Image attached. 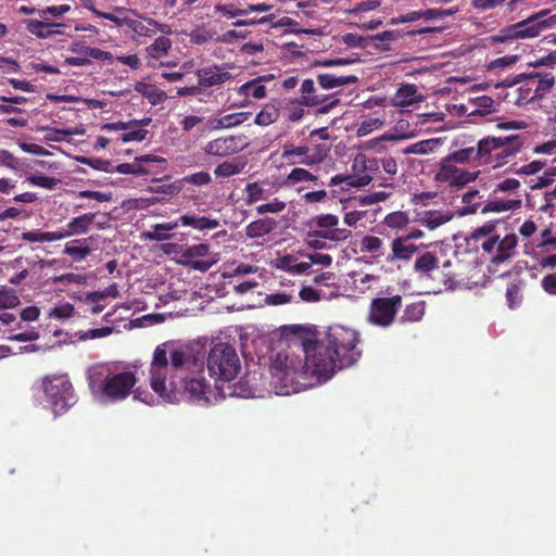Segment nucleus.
Wrapping results in <instances>:
<instances>
[{
  "mask_svg": "<svg viewBox=\"0 0 556 556\" xmlns=\"http://www.w3.org/2000/svg\"><path fill=\"white\" fill-rule=\"evenodd\" d=\"M355 330L330 326L321 338L305 345V363L301 357L279 352L274 357L269 374V389L262 375L253 371L231 387L230 396L262 397L265 391L277 395L299 393L332 378L338 369L357 362L361 350Z\"/></svg>",
  "mask_w": 556,
  "mask_h": 556,
  "instance_id": "f257e3e1",
  "label": "nucleus"
},
{
  "mask_svg": "<svg viewBox=\"0 0 556 556\" xmlns=\"http://www.w3.org/2000/svg\"><path fill=\"white\" fill-rule=\"evenodd\" d=\"M205 359L208 374L220 381H232L241 369L236 349L225 342L211 346L210 351L195 343L165 341L153 351L149 366V383L164 402L175 404L182 400L207 402L211 383L205 377Z\"/></svg>",
  "mask_w": 556,
  "mask_h": 556,
  "instance_id": "f03ea898",
  "label": "nucleus"
},
{
  "mask_svg": "<svg viewBox=\"0 0 556 556\" xmlns=\"http://www.w3.org/2000/svg\"><path fill=\"white\" fill-rule=\"evenodd\" d=\"M87 381L93 400L101 405H113L128 399L138 378L132 370H118L109 364H96L87 371Z\"/></svg>",
  "mask_w": 556,
  "mask_h": 556,
  "instance_id": "7ed1b4c3",
  "label": "nucleus"
},
{
  "mask_svg": "<svg viewBox=\"0 0 556 556\" xmlns=\"http://www.w3.org/2000/svg\"><path fill=\"white\" fill-rule=\"evenodd\" d=\"M39 391L43 395V404L55 415L65 413L76 402L73 386L66 375L43 377Z\"/></svg>",
  "mask_w": 556,
  "mask_h": 556,
  "instance_id": "20e7f679",
  "label": "nucleus"
},
{
  "mask_svg": "<svg viewBox=\"0 0 556 556\" xmlns=\"http://www.w3.org/2000/svg\"><path fill=\"white\" fill-rule=\"evenodd\" d=\"M70 4L49 5L38 10V18H27L24 21L27 31L39 38L48 39L53 36L64 34L65 24L58 22L71 11Z\"/></svg>",
  "mask_w": 556,
  "mask_h": 556,
  "instance_id": "39448f33",
  "label": "nucleus"
},
{
  "mask_svg": "<svg viewBox=\"0 0 556 556\" xmlns=\"http://www.w3.org/2000/svg\"><path fill=\"white\" fill-rule=\"evenodd\" d=\"M86 8L97 16L111 21L118 27H129L139 36L152 37L156 34L157 30L161 33L170 31L167 25L159 24L153 20H148L147 24H144L138 20L131 18L129 16L130 11L122 7H115L112 12L100 11L93 5H86Z\"/></svg>",
  "mask_w": 556,
  "mask_h": 556,
  "instance_id": "423d86ee",
  "label": "nucleus"
},
{
  "mask_svg": "<svg viewBox=\"0 0 556 556\" xmlns=\"http://www.w3.org/2000/svg\"><path fill=\"white\" fill-rule=\"evenodd\" d=\"M378 161L369 159L364 153H358L352 161L351 174L336 175L331 177L329 185L345 184L349 187H365L372 180L371 174L378 170Z\"/></svg>",
  "mask_w": 556,
  "mask_h": 556,
  "instance_id": "0eeeda50",
  "label": "nucleus"
},
{
  "mask_svg": "<svg viewBox=\"0 0 556 556\" xmlns=\"http://www.w3.org/2000/svg\"><path fill=\"white\" fill-rule=\"evenodd\" d=\"M518 237L516 233L506 232L504 236L498 233L494 238H489L481 244L483 255L493 265H501L511 260L517 253Z\"/></svg>",
  "mask_w": 556,
  "mask_h": 556,
  "instance_id": "6e6552de",
  "label": "nucleus"
},
{
  "mask_svg": "<svg viewBox=\"0 0 556 556\" xmlns=\"http://www.w3.org/2000/svg\"><path fill=\"white\" fill-rule=\"evenodd\" d=\"M480 174L481 170L470 172L443 157L438 163L434 180L452 188H463L468 184L475 182Z\"/></svg>",
  "mask_w": 556,
  "mask_h": 556,
  "instance_id": "1a4fd4ad",
  "label": "nucleus"
},
{
  "mask_svg": "<svg viewBox=\"0 0 556 556\" xmlns=\"http://www.w3.org/2000/svg\"><path fill=\"white\" fill-rule=\"evenodd\" d=\"M250 144L245 135H230L212 139L202 148L203 153L212 157H226L237 154Z\"/></svg>",
  "mask_w": 556,
  "mask_h": 556,
  "instance_id": "9d476101",
  "label": "nucleus"
},
{
  "mask_svg": "<svg viewBox=\"0 0 556 556\" xmlns=\"http://www.w3.org/2000/svg\"><path fill=\"white\" fill-rule=\"evenodd\" d=\"M401 304L400 295L374 299L369 307L368 321L382 328L391 326Z\"/></svg>",
  "mask_w": 556,
  "mask_h": 556,
  "instance_id": "9b49d317",
  "label": "nucleus"
},
{
  "mask_svg": "<svg viewBox=\"0 0 556 556\" xmlns=\"http://www.w3.org/2000/svg\"><path fill=\"white\" fill-rule=\"evenodd\" d=\"M547 13L548 11L543 10L521 22L511 24L515 40L536 38L542 34V31L555 24L556 15H553L547 20H541Z\"/></svg>",
  "mask_w": 556,
  "mask_h": 556,
  "instance_id": "f8f14e48",
  "label": "nucleus"
},
{
  "mask_svg": "<svg viewBox=\"0 0 556 556\" xmlns=\"http://www.w3.org/2000/svg\"><path fill=\"white\" fill-rule=\"evenodd\" d=\"M217 253L210 252V245L206 243H198L187 247L181 252L180 263L200 271L208 270L214 264L218 262Z\"/></svg>",
  "mask_w": 556,
  "mask_h": 556,
  "instance_id": "ddd939ff",
  "label": "nucleus"
},
{
  "mask_svg": "<svg viewBox=\"0 0 556 556\" xmlns=\"http://www.w3.org/2000/svg\"><path fill=\"white\" fill-rule=\"evenodd\" d=\"M316 228L313 229L320 238H326L330 243L345 241L352 235L351 230L340 228L339 217L333 214H321L314 219Z\"/></svg>",
  "mask_w": 556,
  "mask_h": 556,
  "instance_id": "4468645a",
  "label": "nucleus"
},
{
  "mask_svg": "<svg viewBox=\"0 0 556 556\" xmlns=\"http://www.w3.org/2000/svg\"><path fill=\"white\" fill-rule=\"evenodd\" d=\"M199 85L203 88L218 87L232 78L226 65H210L197 72Z\"/></svg>",
  "mask_w": 556,
  "mask_h": 556,
  "instance_id": "2eb2a0df",
  "label": "nucleus"
},
{
  "mask_svg": "<svg viewBox=\"0 0 556 556\" xmlns=\"http://www.w3.org/2000/svg\"><path fill=\"white\" fill-rule=\"evenodd\" d=\"M498 138L500 137L488 136L477 142L475 147L476 165L490 166L495 169Z\"/></svg>",
  "mask_w": 556,
  "mask_h": 556,
  "instance_id": "dca6fc26",
  "label": "nucleus"
},
{
  "mask_svg": "<svg viewBox=\"0 0 556 556\" xmlns=\"http://www.w3.org/2000/svg\"><path fill=\"white\" fill-rule=\"evenodd\" d=\"M281 157L289 161L291 164L313 166L321 163L325 159V155L321 153L311 154L309 149L304 146H286L283 147Z\"/></svg>",
  "mask_w": 556,
  "mask_h": 556,
  "instance_id": "f3484780",
  "label": "nucleus"
},
{
  "mask_svg": "<svg viewBox=\"0 0 556 556\" xmlns=\"http://www.w3.org/2000/svg\"><path fill=\"white\" fill-rule=\"evenodd\" d=\"M425 100L418 87L413 84H402L391 99V104L402 111L420 103Z\"/></svg>",
  "mask_w": 556,
  "mask_h": 556,
  "instance_id": "a211bd4d",
  "label": "nucleus"
},
{
  "mask_svg": "<svg viewBox=\"0 0 556 556\" xmlns=\"http://www.w3.org/2000/svg\"><path fill=\"white\" fill-rule=\"evenodd\" d=\"M522 143L517 136L498 138L495 169L506 165L514 156L521 151Z\"/></svg>",
  "mask_w": 556,
  "mask_h": 556,
  "instance_id": "6ab92c4d",
  "label": "nucleus"
},
{
  "mask_svg": "<svg viewBox=\"0 0 556 556\" xmlns=\"http://www.w3.org/2000/svg\"><path fill=\"white\" fill-rule=\"evenodd\" d=\"M380 277L365 271H351L346 278L348 287L355 293L364 294L378 286Z\"/></svg>",
  "mask_w": 556,
  "mask_h": 556,
  "instance_id": "aec40b11",
  "label": "nucleus"
},
{
  "mask_svg": "<svg viewBox=\"0 0 556 556\" xmlns=\"http://www.w3.org/2000/svg\"><path fill=\"white\" fill-rule=\"evenodd\" d=\"M96 217L97 213H86L72 218L66 224V226L60 230L62 233V239L87 233L90 230Z\"/></svg>",
  "mask_w": 556,
  "mask_h": 556,
  "instance_id": "412c9836",
  "label": "nucleus"
},
{
  "mask_svg": "<svg viewBox=\"0 0 556 556\" xmlns=\"http://www.w3.org/2000/svg\"><path fill=\"white\" fill-rule=\"evenodd\" d=\"M455 217V213L451 210H429L419 214L418 223L428 228L434 230L442 225L451 222Z\"/></svg>",
  "mask_w": 556,
  "mask_h": 556,
  "instance_id": "4be33fe9",
  "label": "nucleus"
},
{
  "mask_svg": "<svg viewBox=\"0 0 556 556\" xmlns=\"http://www.w3.org/2000/svg\"><path fill=\"white\" fill-rule=\"evenodd\" d=\"M417 250L418 247L409 242L407 238L397 237L391 243V253L387 256V262L409 261Z\"/></svg>",
  "mask_w": 556,
  "mask_h": 556,
  "instance_id": "5701e85b",
  "label": "nucleus"
},
{
  "mask_svg": "<svg viewBox=\"0 0 556 556\" xmlns=\"http://www.w3.org/2000/svg\"><path fill=\"white\" fill-rule=\"evenodd\" d=\"M172 49V41L167 37H157L150 46L146 48L149 65L155 67L157 63L164 65L161 61L164 56L168 55Z\"/></svg>",
  "mask_w": 556,
  "mask_h": 556,
  "instance_id": "b1692460",
  "label": "nucleus"
},
{
  "mask_svg": "<svg viewBox=\"0 0 556 556\" xmlns=\"http://www.w3.org/2000/svg\"><path fill=\"white\" fill-rule=\"evenodd\" d=\"M414 270L420 278H431L440 271L439 258L432 252H425L414 263Z\"/></svg>",
  "mask_w": 556,
  "mask_h": 556,
  "instance_id": "393cba45",
  "label": "nucleus"
},
{
  "mask_svg": "<svg viewBox=\"0 0 556 556\" xmlns=\"http://www.w3.org/2000/svg\"><path fill=\"white\" fill-rule=\"evenodd\" d=\"M522 78L528 79L533 85L536 83L532 97H538L539 99L548 93L555 85V77L551 73L542 74L536 72L529 75H520L517 81L520 83Z\"/></svg>",
  "mask_w": 556,
  "mask_h": 556,
  "instance_id": "a878e982",
  "label": "nucleus"
},
{
  "mask_svg": "<svg viewBox=\"0 0 556 556\" xmlns=\"http://www.w3.org/2000/svg\"><path fill=\"white\" fill-rule=\"evenodd\" d=\"M464 269V264H462L457 258L454 261H445L441 269L444 285L453 287L454 285L462 283L465 279Z\"/></svg>",
  "mask_w": 556,
  "mask_h": 556,
  "instance_id": "bb28decb",
  "label": "nucleus"
},
{
  "mask_svg": "<svg viewBox=\"0 0 556 556\" xmlns=\"http://www.w3.org/2000/svg\"><path fill=\"white\" fill-rule=\"evenodd\" d=\"M179 224L182 226L191 227L199 231L214 230L220 226L217 218L210 216H199L194 214H186L179 217Z\"/></svg>",
  "mask_w": 556,
  "mask_h": 556,
  "instance_id": "cd10ccee",
  "label": "nucleus"
},
{
  "mask_svg": "<svg viewBox=\"0 0 556 556\" xmlns=\"http://www.w3.org/2000/svg\"><path fill=\"white\" fill-rule=\"evenodd\" d=\"M442 144L443 140L441 138H430L407 146L402 150V153L405 155H430L437 153Z\"/></svg>",
  "mask_w": 556,
  "mask_h": 556,
  "instance_id": "c85d7f7f",
  "label": "nucleus"
},
{
  "mask_svg": "<svg viewBox=\"0 0 556 556\" xmlns=\"http://www.w3.org/2000/svg\"><path fill=\"white\" fill-rule=\"evenodd\" d=\"M245 202L253 204L267 200L273 194V187L267 181L248 184L244 189Z\"/></svg>",
  "mask_w": 556,
  "mask_h": 556,
  "instance_id": "c756f323",
  "label": "nucleus"
},
{
  "mask_svg": "<svg viewBox=\"0 0 556 556\" xmlns=\"http://www.w3.org/2000/svg\"><path fill=\"white\" fill-rule=\"evenodd\" d=\"M135 90L146 98L151 105L161 104L167 99V96L163 90L147 80L138 81L135 85Z\"/></svg>",
  "mask_w": 556,
  "mask_h": 556,
  "instance_id": "7c9ffc66",
  "label": "nucleus"
},
{
  "mask_svg": "<svg viewBox=\"0 0 556 556\" xmlns=\"http://www.w3.org/2000/svg\"><path fill=\"white\" fill-rule=\"evenodd\" d=\"M277 227V222L271 218H261L250 223L245 227V235L251 239H264Z\"/></svg>",
  "mask_w": 556,
  "mask_h": 556,
  "instance_id": "2f4dec72",
  "label": "nucleus"
},
{
  "mask_svg": "<svg viewBox=\"0 0 556 556\" xmlns=\"http://www.w3.org/2000/svg\"><path fill=\"white\" fill-rule=\"evenodd\" d=\"M265 77H257L249 80L236 89L237 93L245 99H264L267 96V88L264 85Z\"/></svg>",
  "mask_w": 556,
  "mask_h": 556,
  "instance_id": "473e14b6",
  "label": "nucleus"
},
{
  "mask_svg": "<svg viewBox=\"0 0 556 556\" xmlns=\"http://www.w3.org/2000/svg\"><path fill=\"white\" fill-rule=\"evenodd\" d=\"M300 103L304 106L311 108L321 105L318 109V113L326 114L336 105H338L339 100L337 98H333L332 96L316 93L314 96L301 97Z\"/></svg>",
  "mask_w": 556,
  "mask_h": 556,
  "instance_id": "72a5a7b5",
  "label": "nucleus"
},
{
  "mask_svg": "<svg viewBox=\"0 0 556 556\" xmlns=\"http://www.w3.org/2000/svg\"><path fill=\"white\" fill-rule=\"evenodd\" d=\"M179 225V219L170 223L155 224L151 227V230L143 232L142 237L151 241H165L170 239V231L178 228Z\"/></svg>",
  "mask_w": 556,
  "mask_h": 556,
  "instance_id": "f704fd0d",
  "label": "nucleus"
},
{
  "mask_svg": "<svg viewBox=\"0 0 556 556\" xmlns=\"http://www.w3.org/2000/svg\"><path fill=\"white\" fill-rule=\"evenodd\" d=\"M300 257L303 256L300 255L299 253L296 255H285L279 260V266L280 268L293 275L304 274L309 269V263H307V258L300 261Z\"/></svg>",
  "mask_w": 556,
  "mask_h": 556,
  "instance_id": "c9c22d12",
  "label": "nucleus"
},
{
  "mask_svg": "<svg viewBox=\"0 0 556 556\" xmlns=\"http://www.w3.org/2000/svg\"><path fill=\"white\" fill-rule=\"evenodd\" d=\"M358 78L354 75L337 76L333 74H319L317 81L323 89H334L350 84H354Z\"/></svg>",
  "mask_w": 556,
  "mask_h": 556,
  "instance_id": "e433bc0d",
  "label": "nucleus"
},
{
  "mask_svg": "<svg viewBox=\"0 0 556 556\" xmlns=\"http://www.w3.org/2000/svg\"><path fill=\"white\" fill-rule=\"evenodd\" d=\"M521 206L520 199H495L489 201L481 210L483 214L485 213H502L507 211H514Z\"/></svg>",
  "mask_w": 556,
  "mask_h": 556,
  "instance_id": "4c0bfd02",
  "label": "nucleus"
},
{
  "mask_svg": "<svg viewBox=\"0 0 556 556\" xmlns=\"http://www.w3.org/2000/svg\"><path fill=\"white\" fill-rule=\"evenodd\" d=\"M280 115L279 106L276 102L270 101L266 103L263 109L256 114L254 123L258 126H269L274 124Z\"/></svg>",
  "mask_w": 556,
  "mask_h": 556,
  "instance_id": "58836bf2",
  "label": "nucleus"
},
{
  "mask_svg": "<svg viewBox=\"0 0 556 556\" xmlns=\"http://www.w3.org/2000/svg\"><path fill=\"white\" fill-rule=\"evenodd\" d=\"M90 240L91 238L72 240L65 245L64 253L75 261H83L91 253V249L88 245Z\"/></svg>",
  "mask_w": 556,
  "mask_h": 556,
  "instance_id": "ea45409f",
  "label": "nucleus"
},
{
  "mask_svg": "<svg viewBox=\"0 0 556 556\" xmlns=\"http://www.w3.org/2000/svg\"><path fill=\"white\" fill-rule=\"evenodd\" d=\"M500 225V220H490L484 223L482 226L477 227L471 232V239L475 243L481 244L486 241L489 238H494L498 235L496 231L497 226Z\"/></svg>",
  "mask_w": 556,
  "mask_h": 556,
  "instance_id": "a19ab883",
  "label": "nucleus"
},
{
  "mask_svg": "<svg viewBox=\"0 0 556 556\" xmlns=\"http://www.w3.org/2000/svg\"><path fill=\"white\" fill-rule=\"evenodd\" d=\"M359 250L362 253H368L374 257L384 255L383 241L376 236H365L359 241Z\"/></svg>",
  "mask_w": 556,
  "mask_h": 556,
  "instance_id": "79ce46f5",
  "label": "nucleus"
},
{
  "mask_svg": "<svg viewBox=\"0 0 556 556\" xmlns=\"http://www.w3.org/2000/svg\"><path fill=\"white\" fill-rule=\"evenodd\" d=\"M481 199L482 195L478 190H469L465 192L462 195V202L464 203V206L459 208L458 215L465 216L476 213L481 203Z\"/></svg>",
  "mask_w": 556,
  "mask_h": 556,
  "instance_id": "37998d69",
  "label": "nucleus"
},
{
  "mask_svg": "<svg viewBox=\"0 0 556 556\" xmlns=\"http://www.w3.org/2000/svg\"><path fill=\"white\" fill-rule=\"evenodd\" d=\"M21 239L27 242H53L62 240V233L58 231H25L21 235Z\"/></svg>",
  "mask_w": 556,
  "mask_h": 556,
  "instance_id": "c03bdc74",
  "label": "nucleus"
},
{
  "mask_svg": "<svg viewBox=\"0 0 556 556\" xmlns=\"http://www.w3.org/2000/svg\"><path fill=\"white\" fill-rule=\"evenodd\" d=\"M165 160L161 156L146 154L141 156H137L132 162L134 169H136L134 175H150L152 174V169L150 168V164L152 163H164Z\"/></svg>",
  "mask_w": 556,
  "mask_h": 556,
  "instance_id": "a18cd8bd",
  "label": "nucleus"
},
{
  "mask_svg": "<svg viewBox=\"0 0 556 556\" xmlns=\"http://www.w3.org/2000/svg\"><path fill=\"white\" fill-rule=\"evenodd\" d=\"M318 180L317 176L313 175L312 173H309L308 170L304 169V168H301V167H296V168H293L289 175L286 177L285 181H283V185L287 186V187H294L296 184H300V182H314L316 184Z\"/></svg>",
  "mask_w": 556,
  "mask_h": 556,
  "instance_id": "49530a36",
  "label": "nucleus"
},
{
  "mask_svg": "<svg viewBox=\"0 0 556 556\" xmlns=\"http://www.w3.org/2000/svg\"><path fill=\"white\" fill-rule=\"evenodd\" d=\"M20 304L21 300L14 289L8 286H0V311L13 309Z\"/></svg>",
  "mask_w": 556,
  "mask_h": 556,
  "instance_id": "de8ad7c7",
  "label": "nucleus"
},
{
  "mask_svg": "<svg viewBox=\"0 0 556 556\" xmlns=\"http://www.w3.org/2000/svg\"><path fill=\"white\" fill-rule=\"evenodd\" d=\"M245 167L244 162H232V161H226L220 164H218L215 169L214 174L216 177L219 178H228L235 175L240 174Z\"/></svg>",
  "mask_w": 556,
  "mask_h": 556,
  "instance_id": "09e8293b",
  "label": "nucleus"
},
{
  "mask_svg": "<svg viewBox=\"0 0 556 556\" xmlns=\"http://www.w3.org/2000/svg\"><path fill=\"white\" fill-rule=\"evenodd\" d=\"M445 157L447 160H450L451 162H453L454 164H456L457 166H458V164L459 165L468 164L470 161H473L476 163L475 147H468V148L455 150V151L448 153Z\"/></svg>",
  "mask_w": 556,
  "mask_h": 556,
  "instance_id": "8fccbe9b",
  "label": "nucleus"
},
{
  "mask_svg": "<svg viewBox=\"0 0 556 556\" xmlns=\"http://www.w3.org/2000/svg\"><path fill=\"white\" fill-rule=\"evenodd\" d=\"M384 124H386V118L383 116H380V117L375 116V117L366 118L358 125L356 135L358 137L367 136V135L371 134L372 131L382 128L384 126Z\"/></svg>",
  "mask_w": 556,
  "mask_h": 556,
  "instance_id": "3c124183",
  "label": "nucleus"
},
{
  "mask_svg": "<svg viewBox=\"0 0 556 556\" xmlns=\"http://www.w3.org/2000/svg\"><path fill=\"white\" fill-rule=\"evenodd\" d=\"M75 307L68 302L56 304L48 312V317L51 319L64 320L73 316Z\"/></svg>",
  "mask_w": 556,
  "mask_h": 556,
  "instance_id": "603ef678",
  "label": "nucleus"
},
{
  "mask_svg": "<svg viewBox=\"0 0 556 556\" xmlns=\"http://www.w3.org/2000/svg\"><path fill=\"white\" fill-rule=\"evenodd\" d=\"M30 185L48 190L54 189L60 182L59 179L42 174H34L27 177Z\"/></svg>",
  "mask_w": 556,
  "mask_h": 556,
  "instance_id": "864d4df0",
  "label": "nucleus"
},
{
  "mask_svg": "<svg viewBox=\"0 0 556 556\" xmlns=\"http://www.w3.org/2000/svg\"><path fill=\"white\" fill-rule=\"evenodd\" d=\"M401 137L395 135H382L379 138H375L371 140H368L364 143V148L367 150H372L377 153H383L387 150V147L383 144V141L386 140H397ZM402 138H405L404 136Z\"/></svg>",
  "mask_w": 556,
  "mask_h": 556,
  "instance_id": "5fc2aeb1",
  "label": "nucleus"
},
{
  "mask_svg": "<svg viewBox=\"0 0 556 556\" xmlns=\"http://www.w3.org/2000/svg\"><path fill=\"white\" fill-rule=\"evenodd\" d=\"M424 315L425 304L424 302H417L406 306L403 319L406 321H419Z\"/></svg>",
  "mask_w": 556,
  "mask_h": 556,
  "instance_id": "6e6d98bb",
  "label": "nucleus"
},
{
  "mask_svg": "<svg viewBox=\"0 0 556 556\" xmlns=\"http://www.w3.org/2000/svg\"><path fill=\"white\" fill-rule=\"evenodd\" d=\"M300 255H302L304 258H307V263H309V268L312 265H319L323 267H329L332 264V257L329 254L326 253H302L299 252Z\"/></svg>",
  "mask_w": 556,
  "mask_h": 556,
  "instance_id": "4d7b16f0",
  "label": "nucleus"
},
{
  "mask_svg": "<svg viewBox=\"0 0 556 556\" xmlns=\"http://www.w3.org/2000/svg\"><path fill=\"white\" fill-rule=\"evenodd\" d=\"M518 60H519L518 55H515V54L504 55V56H501V58H497V59L493 60L489 64V70H491V71H496V70L503 71V70H506V68H510V67H513L518 62Z\"/></svg>",
  "mask_w": 556,
  "mask_h": 556,
  "instance_id": "13d9d810",
  "label": "nucleus"
},
{
  "mask_svg": "<svg viewBox=\"0 0 556 556\" xmlns=\"http://www.w3.org/2000/svg\"><path fill=\"white\" fill-rule=\"evenodd\" d=\"M307 247L315 250H324L330 248V242L326 238H320L317 232L309 230L304 239Z\"/></svg>",
  "mask_w": 556,
  "mask_h": 556,
  "instance_id": "bf43d9fd",
  "label": "nucleus"
},
{
  "mask_svg": "<svg viewBox=\"0 0 556 556\" xmlns=\"http://www.w3.org/2000/svg\"><path fill=\"white\" fill-rule=\"evenodd\" d=\"M227 129L238 127L245 123L250 117V112H237L223 115Z\"/></svg>",
  "mask_w": 556,
  "mask_h": 556,
  "instance_id": "052dcab7",
  "label": "nucleus"
},
{
  "mask_svg": "<svg viewBox=\"0 0 556 556\" xmlns=\"http://www.w3.org/2000/svg\"><path fill=\"white\" fill-rule=\"evenodd\" d=\"M386 225L393 229H402L408 224V216L404 212H393L386 219Z\"/></svg>",
  "mask_w": 556,
  "mask_h": 556,
  "instance_id": "680f3d73",
  "label": "nucleus"
},
{
  "mask_svg": "<svg viewBox=\"0 0 556 556\" xmlns=\"http://www.w3.org/2000/svg\"><path fill=\"white\" fill-rule=\"evenodd\" d=\"M78 162L81 164L88 165L97 170H101V172H105V173H114L113 164L105 160L79 157Z\"/></svg>",
  "mask_w": 556,
  "mask_h": 556,
  "instance_id": "e2e57ef3",
  "label": "nucleus"
},
{
  "mask_svg": "<svg viewBox=\"0 0 556 556\" xmlns=\"http://www.w3.org/2000/svg\"><path fill=\"white\" fill-rule=\"evenodd\" d=\"M490 45L510 43L515 41L511 25L502 28L497 34L488 38Z\"/></svg>",
  "mask_w": 556,
  "mask_h": 556,
  "instance_id": "0e129e2a",
  "label": "nucleus"
},
{
  "mask_svg": "<svg viewBox=\"0 0 556 556\" xmlns=\"http://www.w3.org/2000/svg\"><path fill=\"white\" fill-rule=\"evenodd\" d=\"M182 184H190L194 186H207L212 182V177L207 172H198L191 175H187L181 178Z\"/></svg>",
  "mask_w": 556,
  "mask_h": 556,
  "instance_id": "69168bd1",
  "label": "nucleus"
},
{
  "mask_svg": "<svg viewBox=\"0 0 556 556\" xmlns=\"http://www.w3.org/2000/svg\"><path fill=\"white\" fill-rule=\"evenodd\" d=\"M113 332V328L111 327H102L90 329L87 331H80L77 333V337L80 341L93 340L98 338H104L110 336Z\"/></svg>",
  "mask_w": 556,
  "mask_h": 556,
  "instance_id": "338daca9",
  "label": "nucleus"
},
{
  "mask_svg": "<svg viewBox=\"0 0 556 556\" xmlns=\"http://www.w3.org/2000/svg\"><path fill=\"white\" fill-rule=\"evenodd\" d=\"M529 67H548L553 68L556 66V50L548 52L528 63Z\"/></svg>",
  "mask_w": 556,
  "mask_h": 556,
  "instance_id": "774afa93",
  "label": "nucleus"
}]
</instances>
